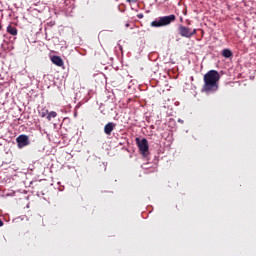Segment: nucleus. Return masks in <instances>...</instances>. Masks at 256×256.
Here are the masks:
<instances>
[{"label": "nucleus", "mask_w": 256, "mask_h": 256, "mask_svg": "<svg viewBox=\"0 0 256 256\" xmlns=\"http://www.w3.org/2000/svg\"><path fill=\"white\" fill-rule=\"evenodd\" d=\"M132 3H137L136 1H133Z\"/></svg>", "instance_id": "nucleus-16"}, {"label": "nucleus", "mask_w": 256, "mask_h": 256, "mask_svg": "<svg viewBox=\"0 0 256 256\" xmlns=\"http://www.w3.org/2000/svg\"><path fill=\"white\" fill-rule=\"evenodd\" d=\"M202 92L215 93L219 90L220 74L217 70H210L203 76Z\"/></svg>", "instance_id": "nucleus-1"}, {"label": "nucleus", "mask_w": 256, "mask_h": 256, "mask_svg": "<svg viewBox=\"0 0 256 256\" xmlns=\"http://www.w3.org/2000/svg\"><path fill=\"white\" fill-rule=\"evenodd\" d=\"M7 32H8L10 35H12V36H17V35H18V30H17V28H16V27H13V26H11V25H9V26L7 27Z\"/></svg>", "instance_id": "nucleus-9"}, {"label": "nucleus", "mask_w": 256, "mask_h": 256, "mask_svg": "<svg viewBox=\"0 0 256 256\" xmlns=\"http://www.w3.org/2000/svg\"><path fill=\"white\" fill-rule=\"evenodd\" d=\"M126 1H133V0H126Z\"/></svg>", "instance_id": "nucleus-17"}, {"label": "nucleus", "mask_w": 256, "mask_h": 256, "mask_svg": "<svg viewBox=\"0 0 256 256\" xmlns=\"http://www.w3.org/2000/svg\"><path fill=\"white\" fill-rule=\"evenodd\" d=\"M4 223L3 221L0 219V227H3Z\"/></svg>", "instance_id": "nucleus-13"}, {"label": "nucleus", "mask_w": 256, "mask_h": 256, "mask_svg": "<svg viewBox=\"0 0 256 256\" xmlns=\"http://www.w3.org/2000/svg\"><path fill=\"white\" fill-rule=\"evenodd\" d=\"M47 115H49V110L46 109V108H42L40 111H39V116L41 118H45Z\"/></svg>", "instance_id": "nucleus-10"}, {"label": "nucleus", "mask_w": 256, "mask_h": 256, "mask_svg": "<svg viewBox=\"0 0 256 256\" xmlns=\"http://www.w3.org/2000/svg\"><path fill=\"white\" fill-rule=\"evenodd\" d=\"M178 123L183 124V123H184V121H183L182 119H178Z\"/></svg>", "instance_id": "nucleus-12"}, {"label": "nucleus", "mask_w": 256, "mask_h": 256, "mask_svg": "<svg viewBox=\"0 0 256 256\" xmlns=\"http://www.w3.org/2000/svg\"><path fill=\"white\" fill-rule=\"evenodd\" d=\"M57 116V112L51 111L50 113H48V116H46V119H48V121H51L52 118H56Z\"/></svg>", "instance_id": "nucleus-11"}, {"label": "nucleus", "mask_w": 256, "mask_h": 256, "mask_svg": "<svg viewBox=\"0 0 256 256\" xmlns=\"http://www.w3.org/2000/svg\"><path fill=\"white\" fill-rule=\"evenodd\" d=\"M136 144L138 145L139 151L143 156H146L149 152V144L148 140L146 138H143L140 140L139 138H136Z\"/></svg>", "instance_id": "nucleus-3"}, {"label": "nucleus", "mask_w": 256, "mask_h": 256, "mask_svg": "<svg viewBox=\"0 0 256 256\" xmlns=\"http://www.w3.org/2000/svg\"><path fill=\"white\" fill-rule=\"evenodd\" d=\"M51 61L57 67H63V65H64V62H63L62 58L59 57V56H53Z\"/></svg>", "instance_id": "nucleus-7"}, {"label": "nucleus", "mask_w": 256, "mask_h": 256, "mask_svg": "<svg viewBox=\"0 0 256 256\" xmlns=\"http://www.w3.org/2000/svg\"><path fill=\"white\" fill-rule=\"evenodd\" d=\"M16 143H18V149H22L30 145L29 136L21 134L16 138Z\"/></svg>", "instance_id": "nucleus-5"}, {"label": "nucleus", "mask_w": 256, "mask_h": 256, "mask_svg": "<svg viewBox=\"0 0 256 256\" xmlns=\"http://www.w3.org/2000/svg\"><path fill=\"white\" fill-rule=\"evenodd\" d=\"M178 33H180L182 37L191 38L197 33V30L194 29L191 31V28L181 25L180 27H178Z\"/></svg>", "instance_id": "nucleus-4"}, {"label": "nucleus", "mask_w": 256, "mask_h": 256, "mask_svg": "<svg viewBox=\"0 0 256 256\" xmlns=\"http://www.w3.org/2000/svg\"><path fill=\"white\" fill-rule=\"evenodd\" d=\"M176 20V16L174 14H171L169 16L160 17L157 20L151 22V27L153 28H161L164 26L170 25V23L174 22Z\"/></svg>", "instance_id": "nucleus-2"}, {"label": "nucleus", "mask_w": 256, "mask_h": 256, "mask_svg": "<svg viewBox=\"0 0 256 256\" xmlns=\"http://www.w3.org/2000/svg\"><path fill=\"white\" fill-rule=\"evenodd\" d=\"M115 128H116V124L113 122H109L108 124H106V126H104V133L110 136L112 131L115 130Z\"/></svg>", "instance_id": "nucleus-6"}, {"label": "nucleus", "mask_w": 256, "mask_h": 256, "mask_svg": "<svg viewBox=\"0 0 256 256\" xmlns=\"http://www.w3.org/2000/svg\"><path fill=\"white\" fill-rule=\"evenodd\" d=\"M0 30H2V24L0 23Z\"/></svg>", "instance_id": "nucleus-15"}, {"label": "nucleus", "mask_w": 256, "mask_h": 256, "mask_svg": "<svg viewBox=\"0 0 256 256\" xmlns=\"http://www.w3.org/2000/svg\"><path fill=\"white\" fill-rule=\"evenodd\" d=\"M221 55L222 57H225V58H231L233 57V52L231 49L225 48L222 50Z\"/></svg>", "instance_id": "nucleus-8"}, {"label": "nucleus", "mask_w": 256, "mask_h": 256, "mask_svg": "<svg viewBox=\"0 0 256 256\" xmlns=\"http://www.w3.org/2000/svg\"><path fill=\"white\" fill-rule=\"evenodd\" d=\"M138 18H143V14H138Z\"/></svg>", "instance_id": "nucleus-14"}]
</instances>
